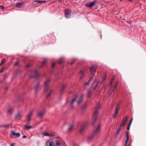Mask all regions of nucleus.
<instances>
[{"instance_id": "e433bc0d", "label": "nucleus", "mask_w": 146, "mask_h": 146, "mask_svg": "<svg viewBox=\"0 0 146 146\" xmlns=\"http://www.w3.org/2000/svg\"><path fill=\"white\" fill-rule=\"evenodd\" d=\"M120 130H121V128H120V127L117 130V132L116 133V135H117L119 134V133L120 131Z\"/></svg>"}, {"instance_id": "a878e982", "label": "nucleus", "mask_w": 146, "mask_h": 146, "mask_svg": "<svg viewBox=\"0 0 146 146\" xmlns=\"http://www.w3.org/2000/svg\"><path fill=\"white\" fill-rule=\"evenodd\" d=\"M84 129V126H82L80 130V132L81 133Z\"/></svg>"}, {"instance_id": "6e6552de", "label": "nucleus", "mask_w": 146, "mask_h": 146, "mask_svg": "<svg viewBox=\"0 0 146 146\" xmlns=\"http://www.w3.org/2000/svg\"><path fill=\"white\" fill-rule=\"evenodd\" d=\"M31 73L35 75V79H38L39 78V74L37 71V70H35L34 71H32L31 72Z\"/></svg>"}, {"instance_id": "20e7f679", "label": "nucleus", "mask_w": 146, "mask_h": 146, "mask_svg": "<svg viewBox=\"0 0 146 146\" xmlns=\"http://www.w3.org/2000/svg\"><path fill=\"white\" fill-rule=\"evenodd\" d=\"M50 80H48L46 81L44 83V87H45L44 92H46L47 91L49 87Z\"/></svg>"}, {"instance_id": "58836bf2", "label": "nucleus", "mask_w": 146, "mask_h": 146, "mask_svg": "<svg viewBox=\"0 0 146 146\" xmlns=\"http://www.w3.org/2000/svg\"><path fill=\"white\" fill-rule=\"evenodd\" d=\"M133 117L131 118V119L130 120V121L129 122V125H131V122L133 121Z\"/></svg>"}, {"instance_id": "49530a36", "label": "nucleus", "mask_w": 146, "mask_h": 146, "mask_svg": "<svg viewBox=\"0 0 146 146\" xmlns=\"http://www.w3.org/2000/svg\"><path fill=\"white\" fill-rule=\"evenodd\" d=\"M55 65V63L54 62L52 64V68H53L54 67Z\"/></svg>"}, {"instance_id": "7c9ffc66", "label": "nucleus", "mask_w": 146, "mask_h": 146, "mask_svg": "<svg viewBox=\"0 0 146 146\" xmlns=\"http://www.w3.org/2000/svg\"><path fill=\"white\" fill-rule=\"evenodd\" d=\"M73 127V125H71L70 127L68 128V130L69 131H70L72 129Z\"/></svg>"}, {"instance_id": "1a4fd4ad", "label": "nucleus", "mask_w": 146, "mask_h": 146, "mask_svg": "<svg viewBox=\"0 0 146 146\" xmlns=\"http://www.w3.org/2000/svg\"><path fill=\"white\" fill-rule=\"evenodd\" d=\"M98 80H96L94 81L93 82L92 87L91 88V89L93 90H95L96 87L98 85Z\"/></svg>"}, {"instance_id": "09e8293b", "label": "nucleus", "mask_w": 146, "mask_h": 146, "mask_svg": "<svg viewBox=\"0 0 146 146\" xmlns=\"http://www.w3.org/2000/svg\"><path fill=\"white\" fill-rule=\"evenodd\" d=\"M30 66V64H28L26 66L27 67H29Z\"/></svg>"}, {"instance_id": "4468645a", "label": "nucleus", "mask_w": 146, "mask_h": 146, "mask_svg": "<svg viewBox=\"0 0 146 146\" xmlns=\"http://www.w3.org/2000/svg\"><path fill=\"white\" fill-rule=\"evenodd\" d=\"M42 87L40 85L39 83H38L36 86L35 87V91L36 92L39 90Z\"/></svg>"}, {"instance_id": "9d476101", "label": "nucleus", "mask_w": 146, "mask_h": 146, "mask_svg": "<svg viewBox=\"0 0 146 146\" xmlns=\"http://www.w3.org/2000/svg\"><path fill=\"white\" fill-rule=\"evenodd\" d=\"M33 110H32L30 111L28 115H27V118L28 119V122L29 123L31 120V117L33 115Z\"/></svg>"}, {"instance_id": "79ce46f5", "label": "nucleus", "mask_w": 146, "mask_h": 146, "mask_svg": "<svg viewBox=\"0 0 146 146\" xmlns=\"http://www.w3.org/2000/svg\"><path fill=\"white\" fill-rule=\"evenodd\" d=\"M117 114L116 113H115L113 115V117H114V118H115L117 116Z\"/></svg>"}, {"instance_id": "5fc2aeb1", "label": "nucleus", "mask_w": 146, "mask_h": 146, "mask_svg": "<svg viewBox=\"0 0 146 146\" xmlns=\"http://www.w3.org/2000/svg\"><path fill=\"white\" fill-rule=\"evenodd\" d=\"M30 77L31 78H32L33 77V76H32L30 75Z\"/></svg>"}, {"instance_id": "0eeeda50", "label": "nucleus", "mask_w": 146, "mask_h": 146, "mask_svg": "<svg viewBox=\"0 0 146 146\" xmlns=\"http://www.w3.org/2000/svg\"><path fill=\"white\" fill-rule=\"evenodd\" d=\"M45 110L44 109H43L42 110L38 111V113L37 116L38 117L42 118L45 113Z\"/></svg>"}, {"instance_id": "c756f323", "label": "nucleus", "mask_w": 146, "mask_h": 146, "mask_svg": "<svg viewBox=\"0 0 146 146\" xmlns=\"http://www.w3.org/2000/svg\"><path fill=\"white\" fill-rule=\"evenodd\" d=\"M93 78V77H91L90 79L89 80L88 82L86 84H85V85H88L90 83H89V82L90 81H91V80Z\"/></svg>"}, {"instance_id": "864d4df0", "label": "nucleus", "mask_w": 146, "mask_h": 146, "mask_svg": "<svg viewBox=\"0 0 146 146\" xmlns=\"http://www.w3.org/2000/svg\"><path fill=\"white\" fill-rule=\"evenodd\" d=\"M13 145H14V143H13L11 145V146H13Z\"/></svg>"}, {"instance_id": "ddd939ff", "label": "nucleus", "mask_w": 146, "mask_h": 146, "mask_svg": "<svg viewBox=\"0 0 146 146\" xmlns=\"http://www.w3.org/2000/svg\"><path fill=\"white\" fill-rule=\"evenodd\" d=\"M78 97L77 96H76L75 97L73 98L70 104V106L71 107H72L73 106V103L76 101V99Z\"/></svg>"}, {"instance_id": "4d7b16f0", "label": "nucleus", "mask_w": 146, "mask_h": 146, "mask_svg": "<svg viewBox=\"0 0 146 146\" xmlns=\"http://www.w3.org/2000/svg\"><path fill=\"white\" fill-rule=\"evenodd\" d=\"M75 60H76V59H74V60H73V62H74V61Z\"/></svg>"}, {"instance_id": "c85d7f7f", "label": "nucleus", "mask_w": 146, "mask_h": 146, "mask_svg": "<svg viewBox=\"0 0 146 146\" xmlns=\"http://www.w3.org/2000/svg\"><path fill=\"white\" fill-rule=\"evenodd\" d=\"M47 61V60L46 59H45L44 60H43V61L42 63V66H41V67H42V66L44 65L45 64H46Z\"/></svg>"}, {"instance_id": "c9c22d12", "label": "nucleus", "mask_w": 146, "mask_h": 146, "mask_svg": "<svg viewBox=\"0 0 146 146\" xmlns=\"http://www.w3.org/2000/svg\"><path fill=\"white\" fill-rule=\"evenodd\" d=\"M5 60L3 59L1 61V62L0 64V65H2L3 64V63H5Z\"/></svg>"}, {"instance_id": "052dcab7", "label": "nucleus", "mask_w": 146, "mask_h": 146, "mask_svg": "<svg viewBox=\"0 0 146 146\" xmlns=\"http://www.w3.org/2000/svg\"><path fill=\"white\" fill-rule=\"evenodd\" d=\"M122 0H120V1H122Z\"/></svg>"}, {"instance_id": "412c9836", "label": "nucleus", "mask_w": 146, "mask_h": 146, "mask_svg": "<svg viewBox=\"0 0 146 146\" xmlns=\"http://www.w3.org/2000/svg\"><path fill=\"white\" fill-rule=\"evenodd\" d=\"M13 111V108H10L8 111L7 113L8 114H11L12 113Z\"/></svg>"}, {"instance_id": "f3484780", "label": "nucleus", "mask_w": 146, "mask_h": 146, "mask_svg": "<svg viewBox=\"0 0 146 146\" xmlns=\"http://www.w3.org/2000/svg\"><path fill=\"white\" fill-rule=\"evenodd\" d=\"M46 144H47V146H48V145L49 146H55L54 143L52 141L47 142Z\"/></svg>"}, {"instance_id": "39448f33", "label": "nucleus", "mask_w": 146, "mask_h": 146, "mask_svg": "<svg viewBox=\"0 0 146 146\" xmlns=\"http://www.w3.org/2000/svg\"><path fill=\"white\" fill-rule=\"evenodd\" d=\"M71 13V11L70 10H65L64 14L65 17L67 19H69L70 17Z\"/></svg>"}, {"instance_id": "680f3d73", "label": "nucleus", "mask_w": 146, "mask_h": 146, "mask_svg": "<svg viewBox=\"0 0 146 146\" xmlns=\"http://www.w3.org/2000/svg\"><path fill=\"white\" fill-rule=\"evenodd\" d=\"M1 8V5L0 6V8Z\"/></svg>"}, {"instance_id": "423d86ee", "label": "nucleus", "mask_w": 146, "mask_h": 146, "mask_svg": "<svg viewBox=\"0 0 146 146\" xmlns=\"http://www.w3.org/2000/svg\"><path fill=\"white\" fill-rule=\"evenodd\" d=\"M97 68L96 65H92L90 69V70L92 75H94Z\"/></svg>"}, {"instance_id": "f8f14e48", "label": "nucleus", "mask_w": 146, "mask_h": 146, "mask_svg": "<svg viewBox=\"0 0 146 146\" xmlns=\"http://www.w3.org/2000/svg\"><path fill=\"white\" fill-rule=\"evenodd\" d=\"M42 135L46 136L52 137L54 136V135L52 134L51 133H49L47 132H44L42 133Z\"/></svg>"}, {"instance_id": "4be33fe9", "label": "nucleus", "mask_w": 146, "mask_h": 146, "mask_svg": "<svg viewBox=\"0 0 146 146\" xmlns=\"http://www.w3.org/2000/svg\"><path fill=\"white\" fill-rule=\"evenodd\" d=\"M24 126L25 128V129L27 130H28L30 129H31L32 128V127L31 126H28L26 125H25Z\"/></svg>"}, {"instance_id": "393cba45", "label": "nucleus", "mask_w": 146, "mask_h": 146, "mask_svg": "<svg viewBox=\"0 0 146 146\" xmlns=\"http://www.w3.org/2000/svg\"><path fill=\"white\" fill-rule=\"evenodd\" d=\"M52 92V90H51L46 96V98H48L51 95Z\"/></svg>"}, {"instance_id": "5701e85b", "label": "nucleus", "mask_w": 146, "mask_h": 146, "mask_svg": "<svg viewBox=\"0 0 146 146\" xmlns=\"http://www.w3.org/2000/svg\"><path fill=\"white\" fill-rule=\"evenodd\" d=\"M92 91L90 90H89L88 91V93H87V97L89 98L91 94L92 93Z\"/></svg>"}, {"instance_id": "a18cd8bd", "label": "nucleus", "mask_w": 146, "mask_h": 146, "mask_svg": "<svg viewBox=\"0 0 146 146\" xmlns=\"http://www.w3.org/2000/svg\"><path fill=\"white\" fill-rule=\"evenodd\" d=\"M1 8L2 9H3L5 8V7L1 5Z\"/></svg>"}, {"instance_id": "7ed1b4c3", "label": "nucleus", "mask_w": 146, "mask_h": 146, "mask_svg": "<svg viewBox=\"0 0 146 146\" xmlns=\"http://www.w3.org/2000/svg\"><path fill=\"white\" fill-rule=\"evenodd\" d=\"M97 1L95 0L86 3L85 4V6H86L88 8L91 9L93 7L94 5L97 4Z\"/></svg>"}, {"instance_id": "72a5a7b5", "label": "nucleus", "mask_w": 146, "mask_h": 146, "mask_svg": "<svg viewBox=\"0 0 146 146\" xmlns=\"http://www.w3.org/2000/svg\"><path fill=\"white\" fill-rule=\"evenodd\" d=\"M119 109H118L117 107H115V113H116L117 114V113H118Z\"/></svg>"}, {"instance_id": "de8ad7c7", "label": "nucleus", "mask_w": 146, "mask_h": 146, "mask_svg": "<svg viewBox=\"0 0 146 146\" xmlns=\"http://www.w3.org/2000/svg\"><path fill=\"white\" fill-rule=\"evenodd\" d=\"M18 64V63L17 62L15 63V66H17Z\"/></svg>"}, {"instance_id": "2f4dec72", "label": "nucleus", "mask_w": 146, "mask_h": 146, "mask_svg": "<svg viewBox=\"0 0 146 146\" xmlns=\"http://www.w3.org/2000/svg\"><path fill=\"white\" fill-rule=\"evenodd\" d=\"M64 58L63 57H61L60 58V61L58 63L59 64H61L62 63V60L64 59Z\"/></svg>"}, {"instance_id": "6ab92c4d", "label": "nucleus", "mask_w": 146, "mask_h": 146, "mask_svg": "<svg viewBox=\"0 0 146 146\" xmlns=\"http://www.w3.org/2000/svg\"><path fill=\"white\" fill-rule=\"evenodd\" d=\"M83 98L82 96H81V98L79 100L77 101L76 102L77 105H79L80 103H81L82 101Z\"/></svg>"}, {"instance_id": "8fccbe9b", "label": "nucleus", "mask_w": 146, "mask_h": 146, "mask_svg": "<svg viewBox=\"0 0 146 146\" xmlns=\"http://www.w3.org/2000/svg\"><path fill=\"white\" fill-rule=\"evenodd\" d=\"M4 126H5L7 128H9V126H8V125H5Z\"/></svg>"}, {"instance_id": "37998d69", "label": "nucleus", "mask_w": 146, "mask_h": 146, "mask_svg": "<svg viewBox=\"0 0 146 146\" xmlns=\"http://www.w3.org/2000/svg\"><path fill=\"white\" fill-rule=\"evenodd\" d=\"M87 105L86 104H85L83 106L82 108H86L87 107Z\"/></svg>"}, {"instance_id": "6e6d98bb", "label": "nucleus", "mask_w": 146, "mask_h": 146, "mask_svg": "<svg viewBox=\"0 0 146 146\" xmlns=\"http://www.w3.org/2000/svg\"><path fill=\"white\" fill-rule=\"evenodd\" d=\"M73 64V62L71 63V64L72 65Z\"/></svg>"}, {"instance_id": "bb28decb", "label": "nucleus", "mask_w": 146, "mask_h": 146, "mask_svg": "<svg viewBox=\"0 0 146 146\" xmlns=\"http://www.w3.org/2000/svg\"><path fill=\"white\" fill-rule=\"evenodd\" d=\"M65 86L64 85H63L62 86L61 88V90H60L61 92H62L64 91V89L65 88Z\"/></svg>"}, {"instance_id": "9b49d317", "label": "nucleus", "mask_w": 146, "mask_h": 146, "mask_svg": "<svg viewBox=\"0 0 146 146\" xmlns=\"http://www.w3.org/2000/svg\"><path fill=\"white\" fill-rule=\"evenodd\" d=\"M11 133L13 136L15 137H19L20 135V134L19 133H16L14 131H11Z\"/></svg>"}, {"instance_id": "f704fd0d", "label": "nucleus", "mask_w": 146, "mask_h": 146, "mask_svg": "<svg viewBox=\"0 0 146 146\" xmlns=\"http://www.w3.org/2000/svg\"><path fill=\"white\" fill-rule=\"evenodd\" d=\"M56 144L57 146H61V144L60 143L59 141H57L56 143Z\"/></svg>"}, {"instance_id": "3c124183", "label": "nucleus", "mask_w": 146, "mask_h": 146, "mask_svg": "<svg viewBox=\"0 0 146 146\" xmlns=\"http://www.w3.org/2000/svg\"><path fill=\"white\" fill-rule=\"evenodd\" d=\"M26 137H27V136H25V135H24L23 137V138H26Z\"/></svg>"}, {"instance_id": "a19ab883", "label": "nucleus", "mask_w": 146, "mask_h": 146, "mask_svg": "<svg viewBox=\"0 0 146 146\" xmlns=\"http://www.w3.org/2000/svg\"><path fill=\"white\" fill-rule=\"evenodd\" d=\"M118 83V82H116V84H115V85L114 86V88H117Z\"/></svg>"}, {"instance_id": "cd10ccee", "label": "nucleus", "mask_w": 146, "mask_h": 146, "mask_svg": "<svg viewBox=\"0 0 146 146\" xmlns=\"http://www.w3.org/2000/svg\"><path fill=\"white\" fill-rule=\"evenodd\" d=\"M35 2H37L38 3H44L46 2V1H37V0L35 1Z\"/></svg>"}, {"instance_id": "c03bdc74", "label": "nucleus", "mask_w": 146, "mask_h": 146, "mask_svg": "<svg viewBox=\"0 0 146 146\" xmlns=\"http://www.w3.org/2000/svg\"><path fill=\"white\" fill-rule=\"evenodd\" d=\"M131 126V125H128L127 128V130H129V129H130V126Z\"/></svg>"}, {"instance_id": "ea45409f", "label": "nucleus", "mask_w": 146, "mask_h": 146, "mask_svg": "<svg viewBox=\"0 0 146 146\" xmlns=\"http://www.w3.org/2000/svg\"><path fill=\"white\" fill-rule=\"evenodd\" d=\"M120 105H121L120 103H118L117 104V106L116 107H117L119 109V107L120 106Z\"/></svg>"}, {"instance_id": "f03ea898", "label": "nucleus", "mask_w": 146, "mask_h": 146, "mask_svg": "<svg viewBox=\"0 0 146 146\" xmlns=\"http://www.w3.org/2000/svg\"><path fill=\"white\" fill-rule=\"evenodd\" d=\"M100 107V104L99 103H97L94 110L95 112L94 113L92 116V119L94 122L96 121L97 119V116L98 115V111L99 110Z\"/></svg>"}, {"instance_id": "dca6fc26", "label": "nucleus", "mask_w": 146, "mask_h": 146, "mask_svg": "<svg viewBox=\"0 0 146 146\" xmlns=\"http://www.w3.org/2000/svg\"><path fill=\"white\" fill-rule=\"evenodd\" d=\"M24 3H19L17 4L16 7L17 8H21L23 5Z\"/></svg>"}, {"instance_id": "473e14b6", "label": "nucleus", "mask_w": 146, "mask_h": 146, "mask_svg": "<svg viewBox=\"0 0 146 146\" xmlns=\"http://www.w3.org/2000/svg\"><path fill=\"white\" fill-rule=\"evenodd\" d=\"M106 79V77H105L103 78L102 80L101 81V83L102 84H103V83L104 82L105 80Z\"/></svg>"}, {"instance_id": "f257e3e1", "label": "nucleus", "mask_w": 146, "mask_h": 146, "mask_svg": "<svg viewBox=\"0 0 146 146\" xmlns=\"http://www.w3.org/2000/svg\"><path fill=\"white\" fill-rule=\"evenodd\" d=\"M101 126L99 125H98L96 129L95 130L93 133L91 135L90 137H89L87 141L88 142H90L94 136H97L99 133V132L100 130Z\"/></svg>"}, {"instance_id": "a211bd4d", "label": "nucleus", "mask_w": 146, "mask_h": 146, "mask_svg": "<svg viewBox=\"0 0 146 146\" xmlns=\"http://www.w3.org/2000/svg\"><path fill=\"white\" fill-rule=\"evenodd\" d=\"M127 119H123L122 122L121 124L120 125L121 126H124L125 125V123Z\"/></svg>"}, {"instance_id": "2eb2a0df", "label": "nucleus", "mask_w": 146, "mask_h": 146, "mask_svg": "<svg viewBox=\"0 0 146 146\" xmlns=\"http://www.w3.org/2000/svg\"><path fill=\"white\" fill-rule=\"evenodd\" d=\"M22 116L23 115L21 113L19 112L15 116V118L16 119H19L22 117Z\"/></svg>"}, {"instance_id": "b1692460", "label": "nucleus", "mask_w": 146, "mask_h": 146, "mask_svg": "<svg viewBox=\"0 0 146 146\" xmlns=\"http://www.w3.org/2000/svg\"><path fill=\"white\" fill-rule=\"evenodd\" d=\"M127 132H127V138L126 139L125 146L126 145L129 139V137L127 134Z\"/></svg>"}, {"instance_id": "4c0bfd02", "label": "nucleus", "mask_w": 146, "mask_h": 146, "mask_svg": "<svg viewBox=\"0 0 146 146\" xmlns=\"http://www.w3.org/2000/svg\"><path fill=\"white\" fill-rule=\"evenodd\" d=\"M114 92V91L113 90V91H111V92H110V93L109 94V95L110 96H111L112 94H113V93Z\"/></svg>"}, {"instance_id": "603ef678", "label": "nucleus", "mask_w": 146, "mask_h": 146, "mask_svg": "<svg viewBox=\"0 0 146 146\" xmlns=\"http://www.w3.org/2000/svg\"><path fill=\"white\" fill-rule=\"evenodd\" d=\"M4 70V69H3L0 72V73L3 72V71Z\"/></svg>"}, {"instance_id": "13d9d810", "label": "nucleus", "mask_w": 146, "mask_h": 146, "mask_svg": "<svg viewBox=\"0 0 146 146\" xmlns=\"http://www.w3.org/2000/svg\"><path fill=\"white\" fill-rule=\"evenodd\" d=\"M112 82L111 80V83Z\"/></svg>"}, {"instance_id": "aec40b11", "label": "nucleus", "mask_w": 146, "mask_h": 146, "mask_svg": "<svg viewBox=\"0 0 146 146\" xmlns=\"http://www.w3.org/2000/svg\"><path fill=\"white\" fill-rule=\"evenodd\" d=\"M84 71L80 70V74L82 75L80 77V78L82 79L84 77Z\"/></svg>"}, {"instance_id": "bf43d9fd", "label": "nucleus", "mask_w": 146, "mask_h": 146, "mask_svg": "<svg viewBox=\"0 0 146 146\" xmlns=\"http://www.w3.org/2000/svg\"><path fill=\"white\" fill-rule=\"evenodd\" d=\"M113 78H112V80H113Z\"/></svg>"}]
</instances>
